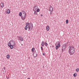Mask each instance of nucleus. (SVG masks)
I'll return each instance as SVG.
<instances>
[{
  "instance_id": "1",
  "label": "nucleus",
  "mask_w": 79,
  "mask_h": 79,
  "mask_svg": "<svg viewBox=\"0 0 79 79\" xmlns=\"http://www.w3.org/2000/svg\"><path fill=\"white\" fill-rule=\"evenodd\" d=\"M8 46L11 49H13V47L16 46L15 41L13 40H10L8 43Z\"/></svg>"
},
{
  "instance_id": "2",
  "label": "nucleus",
  "mask_w": 79,
  "mask_h": 79,
  "mask_svg": "<svg viewBox=\"0 0 79 79\" xmlns=\"http://www.w3.org/2000/svg\"><path fill=\"white\" fill-rule=\"evenodd\" d=\"M26 26L25 27V30L27 29V27L28 29V31H31L32 29L33 28V25L28 23H27L26 24Z\"/></svg>"
},
{
  "instance_id": "3",
  "label": "nucleus",
  "mask_w": 79,
  "mask_h": 79,
  "mask_svg": "<svg viewBox=\"0 0 79 79\" xmlns=\"http://www.w3.org/2000/svg\"><path fill=\"white\" fill-rule=\"evenodd\" d=\"M75 52V49L73 47H70L69 49V53L70 55H73Z\"/></svg>"
},
{
  "instance_id": "4",
  "label": "nucleus",
  "mask_w": 79,
  "mask_h": 79,
  "mask_svg": "<svg viewBox=\"0 0 79 79\" xmlns=\"http://www.w3.org/2000/svg\"><path fill=\"white\" fill-rule=\"evenodd\" d=\"M26 18V12L24 11L22 12V15L21 16V18L22 20H24Z\"/></svg>"
},
{
  "instance_id": "5",
  "label": "nucleus",
  "mask_w": 79,
  "mask_h": 79,
  "mask_svg": "<svg viewBox=\"0 0 79 79\" xmlns=\"http://www.w3.org/2000/svg\"><path fill=\"white\" fill-rule=\"evenodd\" d=\"M33 11H36L37 12H39L40 9H39L37 6H33Z\"/></svg>"
},
{
  "instance_id": "6",
  "label": "nucleus",
  "mask_w": 79,
  "mask_h": 79,
  "mask_svg": "<svg viewBox=\"0 0 79 79\" xmlns=\"http://www.w3.org/2000/svg\"><path fill=\"white\" fill-rule=\"evenodd\" d=\"M60 43L59 42H57L55 44V45L56 46V50H58V48H60L61 46V45H60Z\"/></svg>"
},
{
  "instance_id": "7",
  "label": "nucleus",
  "mask_w": 79,
  "mask_h": 79,
  "mask_svg": "<svg viewBox=\"0 0 79 79\" xmlns=\"http://www.w3.org/2000/svg\"><path fill=\"white\" fill-rule=\"evenodd\" d=\"M67 45L66 44H64L62 48V52H64L66 48Z\"/></svg>"
},
{
  "instance_id": "8",
  "label": "nucleus",
  "mask_w": 79,
  "mask_h": 79,
  "mask_svg": "<svg viewBox=\"0 0 79 79\" xmlns=\"http://www.w3.org/2000/svg\"><path fill=\"white\" fill-rule=\"evenodd\" d=\"M49 11H50L52 12L53 11V8L52 6H50L49 7Z\"/></svg>"
},
{
  "instance_id": "9",
  "label": "nucleus",
  "mask_w": 79,
  "mask_h": 79,
  "mask_svg": "<svg viewBox=\"0 0 79 79\" xmlns=\"http://www.w3.org/2000/svg\"><path fill=\"white\" fill-rule=\"evenodd\" d=\"M1 8H3L4 7V4H3V3L1 2Z\"/></svg>"
},
{
  "instance_id": "10",
  "label": "nucleus",
  "mask_w": 79,
  "mask_h": 79,
  "mask_svg": "<svg viewBox=\"0 0 79 79\" xmlns=\"http://www.w3.org/2000/svg\"><path fill=\"white\" fill-rule=\"evenodd\" d=\"M33 55L34 58H35L36 57H37V53H36L34 52Z\"/></svg>"
},
{
  "instance_id": "11",
  "label": "nucleus",
  "mask_w": 79,
  "mask_h": 79,
  "mask_svg": "<svg viewBox=\"0 0 79 79\" xmlns=\"http://www.w3.org/2000/svg\"><path fill=\"white\" fill-rule=\"evenodd\" d=\"M50 29V27L48 26H47L46 30L47 31H48Z\"/></svg>"
},
{
  "instance_id": "12",
  "label": "nucleus",
  "mask_w": 79,
  "mask_h": 79,
  "mask_svg": "<svg viewBox=\"0 0 79 79\" xmlns=\"http://www.w3.org/2000/svg\"><path fill=\"white\" fill-rule=\"evenodd\" d=\"M41 45L42 47H44V42L43 41L42 42Z\"/></svg>"
},
{
  "instance_id": "13",
  "label": "nucleus",
  "mask_w": 79,
  "mask_h": 79,
  "mask_svg": "<svg viewBox=\"0 0 79 79\" xmlns=\"http://www.w3.org/2000/svg\"><path fill=\"white\" fill-rule=\"evenodd\" d=\"M7 14H10V10L8 9L7 11Z\"/></svg>"
},
{
  "instance_id": "14",
  "label": "nucleus",
  "mask_w": 79,
  "mask_h": 79,
  "mask_svg": "<svg viewBox=\"0 0 79 79\" xmlns=\"http://www.w3.org/2000/svg\"><path fill=\"white\" fill-rule=\"evenodd\" d=\"M44 45H45V46L47 47V46H48V44H47V42H45L44 43Z\"/></svg>"
},
{
  "instance_id": "15",
  "label": "nucleus",
  "mask_w": 79,
  "mask_h": 79,
  "mask_svg": "<svg viewBox=\"0 0 79 79\" xmlns=\"http://www.w3.org/2000/svg\"><path fill=\"white\" fill-rule=\"evenodd\" d=\"M34 11V15H37V11Z\"/></svg>"
},
{
  "instance_id": "16",
  "label": "nucleus",
  "mask_w": 79,
  "mask_h": 79,
  "mask_svg": "<svg viewBox=\"0 0 79 79\" xmlns=\"http://www.w3.org/2000/svg\"><path fill=\"white\" fill-rule=\"evenodd\" d=\"M6 57L7 59H10V55H7L6 56Z\"/></svg>"
},
{
  "instance_id": "17",
  "label": "nucleus",
  "mask_w": 79,
  "mask_h": 79,
  "mask_svg": "<svg viewBox=\"0 0 79 79\" xmlns=\"http://www.w3.org/2000/svg\"><path fill=\"white\" fill-rule=\"evenodd\" d=\"M74 77H76L77 76V74L76 73H75L73 74Z\"/></svg>"
},
{
  "instance_id": "18",
  "label": "nucleus",
  "mask_w": 79,
  "mask_h": 79,
  "mask_svg": "<svg viewBox=\"0 0 79 79\" xmlns=\"http://www.w3.org/2000/svg\"><path fill=\"white\" fill-rule=\"evenodd\" d=\"M20 40L22 42H23V38H20Z\"/></svg>"
},
{
  "instance_id": "19",
  "label": "nucleus",
  "mask_w": 79,
  "mask_h": 79,
  "mask_svg": "<svg viewBox=\"0 0 79 79\" xmlns=\"http://www.w3.org/2000/svg\"><path fill=\"white\" fill-rule=\"evenodd\" d=\"M34 50H35V49L33 48L31 49V51L32 52H34Z\"/></svg>"
},
{
  "instance_id": "20",
  "label": "nucleus",
  "mask_w": 79,
  "mask_h": 79,
  "mask_svg": "<svg viewBox=\"0 0 79 79\" xmlns=\"http://www.w3.org/2000/svg\"><path fill=\"white\" fill-rule=\"evenodd\" d=\"M19 16H22V13L21 12H20L19 13Z\"/></svg>"
},
{
  "instance_id": "21",
  "label": "nucleus",
  "mask_w": 79,
  "mask_h": 79,
  "mask_svg": "<svg viewBox=\"0 0 79 79\" xmlns=\"http://www.w3.org/2000/svg\"><path fill=\"white\" fill-rule=\"evenodd\" d=\"M66 24H68V23L69 21H68V20H66Z\"/></svg>"
},
{
  "instance_id": "22",
  "label": "nucleus",
  "mask_w": 79,
  "mask_h": 79,
  "mask_svg": "<svg viewBox=\"0 0 79 79\" xmlns=\"http://www.w3.org/2000/svg\"><path fill=\"white\" fill-rule=\"evenodd\" d=\"M76 71H77V72H79V69H76Z\"/></svg>"
},
{
  "instance_id": "23",
  "label": "nucleus",
  "mask_w": 79,
  "mask_h": 79,
  "mask_svg": "<svg viewBox=\"0 0 79 79\" xmlns=\"http://www.w3.org/2000/svg\"><path fill=\"white\" fill-rule=\"evenodd\" d=\"M3 69L4 70H5V69H6V68H5V67H4Z\"/></svg>"
},
{
  "instance_id": "24",
  "label": "nucleus",
  "mask_w": 79,
  "mask_h": 79,
  "mask_svg": "<svg viewBox=\"0 0 79 79\" xmlns=\"http://www.w3.org/2000/svg\"><path fill=\"white\" fill-rule=\"evenodd\" d=\"M43 55L45 56V53H43Z\"/></svg>"
},
{
  "instance_id": "25",
  "label": "nucleus",
  "mask_w": 79,
  "mask_h": 79,
  "mask_svg": "<svg viewBox=\"0 0 79 79\" xmlns=\"http://www.w3.org/2000/svg\"><path fill=\"white\" fill-rule=\"evenodd\" d=\"M41 16H43L42 15H41Z\"/></svg>"
},
{
  "instance_id": "26",
  "label": "nucleus",
  "mask_w": 79,
  "mask_h": 79,
  "mask_svg": "<svg viewBox=\"0 0 79 79\" xmlns=\"http://www.w3.org/2000/svg\"><path fill=\"white\" fill-rule=\"evenodd\" d=\"M41 49H42V47H41Z\"/></svg>"
},
{
  "instance_id": "27",
  "label": "nucleus",
  "mask_w": 79,
  "mask_h": 79,
  "mask_svg": "<svg viewBox=\"0 0 79 79\" xmlns=\"http://www.w3.org/2000/svg\"><path fill=\"white\" fill-rule=\"evenodd\" d=\"M42 50H43V48L41 49Z\"/></svg>"
}]
</instances>
